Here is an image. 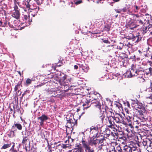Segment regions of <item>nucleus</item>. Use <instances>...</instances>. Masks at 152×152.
<instances>
[{
	"label": "nucleus",
	"mask_w": 152,
	"mask_h": 152,
	"mask_svg": "<svg viewBox=\"0 0 152 152\" xmlns=\"http://www.w3.org/2000/svg\"><path fill=\"white\" fill-rule=\"evenodd\" d=\"M14 132L13 131H11L8 134V136L10 137H13L14 136Z\"/></svg>",
	"instance_id": "nucleus-44"
},
{
	"label": "nucleus",
	"mask_w": 152,
	"mask_h": 152,
	"mask_svg": "<svg viewBox=\"0 0 152 152\" xmlns=\"http://www.w3.org/2000/svg\"><path fill=\"white\" fill-rule=\"evenodd\" d=\"M114 152H123V150L119 145H118L115 147H113Z\"/></svg>",
	"instance_id": "nucleus-23"
},
{
	"label": "nucleus",
	"mask_w": 152,
	"mask_h": 152,
	"mask_svg": "<svg viewBox=\"0 0 152 152\" xmlns=\"http://www.w3.org/2000/svg\"><path fill=\"white\" fill-rule=\"evenodd\" d=\"M108 121L109 123V125L107 126L111 129L115 128V126H116L115 122L114 121V119L113 116L107 118Z\"/></svg>",
	"instance_id": "nucleus-11"
},
{
	"label": "nucleus",
	"mask_w": 152,
	"mask_h": 152,
	"mask_svg": "<svg viewBox=\"0 0 152 152\" xmlns=\"http://www.w3.org/2000/svg\"><path fill=\"white\" fill-rule=\"evenodd\" d=\"M144 71L143 68L140 67L137 69V76L140 75L139 77H142L143 74L144 75Z\"/></svg>",
	"instance_id": "nucleus-19"
},
{
	"label": "nucleus",
	"mask_w": 152,
	"mask_h": 152,
	"mask_svg": "<svg viewBox=\"0 0 152 152\" xmlns=\"http://www.w3.org/2000/svg\"><path fill=\"white\" fill-rule=\"evenodd\" d=\"M82 142L84 148L85 149L89 147V145H90L89 144V142H87V141H86L85 140H84L83 139Z\"/></svg>",
	"instance_id": "nucleus-22"
},
{
	"label": "nucleus",
	"mask_w": 152,
	"mask_h": 152,
	"mask_svg": "<svg viewBox=\"0 0 152 152\" xmlns=\"http://www.w3.org/2000/svg\"><path fill=\"white\" fill-rule=\"evenodd\" d=\"M86 35L88 36H90L91 38H94V36H95V33L94 32H91L90 31L86 33Z\"/></svg>",
	"instance_id": "nucleus-37"
},
{
	"label": "nucleus",
	"mask_w": 152,
	"mask_h": 152,
	"mask_svg": "<svg viewBox=\"0 0 152 152\" xmlns=\"http://www.w3.org/2000/svg\"><path fill=\"white\" fill-rule=\"evenodd\" d=\"M144 75L146 76H151L152 75V68L150 67L148 69L144 70Z\"/></svg>",
	"instance_id": "nucleus-17"
},
{
	"label": "nucleus",
	"mask_w": 152,
	"mask_h": 152,
	"mask_svg": "<svg viewBox=\"0 0 152 152\" xmlns=\"http://www.w3.org/2000/svg\"><path fill=\"white\" fill-rule=\"evenodd\" d=\"M131 71H128L126 72V74L127 77H132V74L130 73Z\"/></svg>",
	"instance_id": "nucleus-48"
},
{
	"label": "nucleus",
	"mask_w": 152,
	"mask_h": 152,
	"mask_svg": "<svg viewBox=\"0 0 152 152\" xmlns=\"http://www.w3.org/2000/svg\"><path fill=\"white\" fill-rule=\"evenodd\" d=\"M91 102V100H88L86 99L85 101V103H84L83 104V109L84 110L85 109H87L88 107H89L92 104H93L94 102H93L91 103L90 105L89 104V103Z\"/></svg>",
	"instance_id": "nucleus-15"
},
{
	"label": "nucleus",
	"mask_w": 152,
	"mask_h": 152,
	"mask_svg": "<svg viewBox=\"0 0 152 152\" xmlns=\"http://www.w3.org/2000/svg\"><path fill=\"white\" fill-rule=\"evenodd\" d=\"M145 26L146 27H147V28L148 30H149V29L151 28L152 26V24H151L149 23V20H146V22H145Z\"/></svg>",
	"instance_id": "nucleus-32"
},
{
	"label": "nucleus",
	"mask_w": 152,
	"mask_h": 152,
	"mask_svg": "<svg viewBox=\"0 0 152 152\" xmlns=\"http://www.w3.org/2000/svg\"><path fill=\"white\" fill-rule=\"evenodd\" d=\"M139 104L140 105H139V106H138V103H136V104L134 106V107L135 108L141 109L142 108V107H143L142 104L140 103H139Z\"/></svg>",
	"instance_id": "nucleus-45"
},
{
	"label": "nucleus",
	"mask_w": 152,
	"mask_h": 152,
	"mask_svg": "<svg viewBox=\"0 0 152 152\" xmlns=\"http://www.w3.org/2000/svg\"><path fill=\"white\" fill-rule=\"evenodd\" d=\"M144 130H145V129H144ZM145 130L147 131L148 132V133L150 135L152 136V129H151V131H150L149 130H148L147 129H146Z\"/></svg>",
	"instance_id": "nucleus-60"
},
{
	"label": "nucleus",
	"mask_w": 152,
	"mask_h": 152,
	"mask_svg": "<svg viewBox=\"0 0 152 152\" xmlns=\"http://www.w3.org/2000/svg\"><path fill=\"white\" fill-rule=\"evenodd\" d=\"M111 26L109 25H106L104 27V30L107 32L109 31L110 30Z\"/></svg>",
	"instance_id": "nucleus-35"
},
{
	"label": "nucleus",
	"mask_w": 152,
	"mask_h": 152,
	"mask_svg": "<svg viewBox=\"0 0 152 152\" xmlns=\"http://www.w3.org/2000/svg\"><path fill=\"white\" fill-rule=\"evenodd\" d=\"M73 3L76 5H77L82 3V0H74Z\"/></svg>",
	"instance_id": "nucleus-39"
},
{
	"label": "nucleus",
	"mask_w": 152,
	"mask_h": 152,
	"mask_svg": "<svg viewBox=\"0 0 152 152\" xmlns=\"http://www.w3.org/2000/svg\"><path fill=\"white\" fill-rule=\"evenodd\" d=\"M22 81H19L17 85H16L15 88H14V90L15 91H18V92L19 91V90H21V87H22Z\"/></svg>",
	"instance_id": "nucleus-20"
},
{
	"label": "nucleus",
	"mask_w": 152,
	"mask_h": 152,
	"mask_svg": "<svg viewBox=\"0 0 152 152\" xmlns=\"http://www.w3.org/2000/svg\"><path fill=\"white\" fill-rule=\"evenodd\" d=\"M133 20L130 21L128 24V25L129 26L130 29L132 30L134 28H136L139 26V25L135 24L134 21H132Z\"/></svg>",
	"instance_id": "nucleus-13"
},
{
	"label": "nucleus",
	"mask_w": 152,
	"mask_h": 152,
	"mask_svg": "<svg viewBox=\"0 0 152 152\" xmlns=\"http://www.w3.org/2000/svg\"><path fill=\"white\" fill-rule=\"evenodd\" d=\"M128 126L130 128V130L132 131L133 130L134 127L132 124L131 123H129L128 124Z\"/></svg>",
	"instance_id": "nucleus-55"
},
{
	"label": "nucleus",
	"mask_w": 152,
	"mask_h": 152,
	"mask_svg": "<svg viewBox=\"0 0 152 152\" xmlns=\"http://www.w3.org/2000/svg\"><path fill=\"white\" fill-rule=\"evenodd\" d=\"M83 63H85L84 61H80L78 63H77V64L79 65L80 67V64H83Z\"/></svg>",
	"instance_id": "nucleus-61"
},
{
	"label": "nucleus",
	"mask_w": 152,
	"mask_h": 152,
	"mask_svg": "<svg viewBox=\"0 0 152 152\" xmlns=\"http://www.w3.org/2000/svg\"><path fill=\"white\" fill-rule=\"evenodd\" d=\"M105 106L103 104L102 99L99 100V99L96 98V113L99 112Z\"/></svg>",
	"instance_id": "nucleus-5"
},
{
	"label": "nucleus",
	"mask_w": 152,
	"mask_h": 152,
	"mask_svg": "<svg viewBox=\"0 0 152 152\" xmlns=\"http://www.w3.org/2000/svg\"><path fill=\"white\" fill-rule=\"evenodd\" d=\"M115 138H118L119 139H122L124 140H126V138L125 137H123L122 136H120V133H117V132H115Z\"/></svg>",
	"instance_id": "nucleus-30"
},
{
	"label": "nucleus",
	"mask_w": 152,
	"mask_h": 152,
	"mask_svg": "<svg viewBox=\"0 0 152 152\" xmlns=\"http://www.w3.org/2000/svg\"><path fill=\"white\" fill-rule=\"evenodd\" d=\"M124 44L126 46H127L129 48H130L132 46V45L129 42H128V41H127V39H126V42H125V41L124 42Z\"/></svg>",
	"instance_id": "nucleus-40"
},
{
	"label": "nucleus",
	"mask_w": 152,
	"mask_h": 152,
	"mask_svg": "<svg viewBox=\"0 0 152 152\" xmlns=\"http://www.w3.org/2000/svg\"><path fill=\"white\" fill-rule=\"evenodd\" d=\"M123 152H132V147L125 145L124 147Z\"/></svg>",
	"instance_id": "nucleus-21"
},
{
	"label": "nucleus",
	"mask_w": 152,
	"mask_h": 152,
	"mask_svg": "<svg viewBox=\"0 0 152 152\" xmlns=\"http://www.w3.org/2000/svg\"><path fill=\"white\" fill-rule=\"evenodd\" d=\"M23 140L22 142V143L23 144H25L26 143V142L27 141V140H28V137H24V136H23Z\"/></svg>",
	"instance_id": "nucleus-43"
},
{
	"label": "nucleus",
	"mask_w": 152,
	"mask_h": 152,
	"mask_svg": "<svg viewBox=\"0 0 152 152\" xmlns=\"http://www.w3.org/2000/svg\"><path fill=\"white\" fill-rule=\"evenodd\" d=\"M115 11L118 13H121L122 12H128L129 14L132 13V12L130 10L128 6L124 7L123 8L114 9Z\"/></svg>",
	"instance_id": "nucleus-8"
},
{
	"label": "nucleus",
	"mask_w": 152,
	"mask_h": 152,
	"mask_svg": "<svg viewBox=\"0 0 152 152\" xmlns=\"http://www.w3.org/2000/svg\"><path fill=\"white\" fill-rule=\"evenodd\" d=\"M102 42L105 43L110 44V42L107 39H102Z\"/></svg>",
	"instance_id": "nucleus-53"
},
{
	"label": "nucleus",
	"mask_w": 152,
	"mask_h": 152,
	"mask_svg": "<svg viewBox=\"0 0 152 152\" xmlns=\"http://www.w3.org/2000/svg\"><path fill=\"white\" fill-rule=\"evenodd\" d=\"M104 140V137H99L96 138V149L98 150L102 151L103 146V142Z\"/></svg>",
	"instance_id": "nucleus-4"
},
{
	"label": "nucleus",
	"mask_w": 152,
	"mask_h": 152,
	"mask_svg": "<svg viewBox=\"0 0 152 152\" xmlns=\"http://www.w3.org/2000/svg\"><path fill=\"white\" fill-rule=\"evenodd\" d=\"M22 134L23 136H25L24 137H28L30 134V132L27 130L26 128L25 132H22Z\"/></svg>",
	"instance_id": "nucleus-28"
},
{
	"label": "nucleus",
	"mask_w": 152,
	"mask_h": 152,
	"mask_svg": "<svg viewBox=\"0 0 152 152\" xmlns=\"http://www.w3.org/2000/svg\"><path fill=\"white\" fill-rule=\"evenodd\" d=\"M14 11L19 10H18V6L16 5H15L14 6Z\"/></svg>",
	"instance_id": "nucleus-58"
},
{
	"label": "nucleus",
	"mask_w": 152,
	"mask_h": 152,
	"mask_svg": "<svg viewBox=\"0 0 152 152\" xmlns=\"http://www.w3.org/2000/svg\"><path fill=\"white\" fill-rule=\"evenodd\" d=\"M101 126L100 125H98L96 126V138L104 137L103 133H101Z\"/></svg>",
	"instance_id": "nucleus-9"
},
{
	"label": "nucleus",
	"mask_w": 152,
	"mask_h": 152,
	"mask_svg": "<svg viewBox=\"0 0 152 152\" xmlns=\"http://www.w3.org/2000/svg\"><path fill=\"white\" fill-rule=\"evenodd\" d=\"M8 25L10 27L12 28H15L16 26H19L18 22L17 20L12 18H10V19Z\"/></svg>",
	"instance_id": "nucleus-10"
},
{
	"label": "nucleus",
	"mask_w": 152,
	"mask_h": 152,
	"mask_svg": "<svg viewBox=\"0 0 152 152\" xmlns=\"http://www.w3.org/2000/svg\"><path fill=\"white\" fill-rule=\"evenodd\" d=\"M114 121L117 123H122L124 122V117L120 113H116L113 116Z\"/></svg>",
	"instance_id": "nucleus-7"
},
{
	"label": "nucleus",
	"mask_w": 152,
	"mask_h": 152,
	"mask_svg": "<svg viewBox=\"0 0 152 152\" xmlns=\"http://www.w3.org/2000/svg\"><path fill=\"white\" fill-rule=\"evenodd\" d=\"M139 122V121L137 120H136V121H134V122L135 123H136V124H137V125H136L135 126V128H138V125L139 124V123L138 122Z\"/></svg>",
	"instance_id": "nucleus-57"
},
{
	"label": "nucleus",
	"mask_w": 152,
	"mask_h": 152,
	"mask_svg": "<svg viewBox=\"0 0 152 152\" xmlns=\"http://www.w3.org/2000/svg\"><path fill=\"white\" fill-rule=\"evenodd\" d=\"M39 9V6L36 7L35 9L31 11V12H34V14L33 15V16L34 17L35 15H37V13Z\"/></svg>",
	"instance_id": "nucleus-36"
},
{
	"label": "nucleus",
	"mask_w": 152,
	"mask_h": 152,
	"mask_svg": "<svg viewBox=\"0 0 152 152\" xmlns=\"http://www.w3.org/2000/svg\"><path fill=\"white\" fill-rule=\"evenodd\" d=\"M12 16V17L16 19H19L20 18V14L19 10L14 11L13 12Z\"/></svg>",
	"instance_id": "nucleus-16"
},
{
	"label": "nucleus",
	"mask_w": 152,
	"mask_h": 152,
	"mask_svg": "<svg viewBox=\"0 0 152 152\" xmlns=\"http://www.w3.org/2000/svg\"><path fill=\"white\" fill-rule=\"evenodd\" d=\"M90 129L91 130L90 132L91 133L90 135V139L88 140L89 144L91 145H95V140H94L95 137L94 136V134H93V132H92L93 130H95V127H93V126H92L90 128Z\"/></svg>",
	"instance_id": "nucleus-6"
},
{
	"label": "nucleus",
	"mask_w": 152,
	"mask_h": 152,
	"mask_svg": "<svg viewBox=\"0 0 152 152\" xmlns=\"http://www.w3.org/2000/svg\"><path fill=\"white\" fill-rule=\"evenodd\" d=\"M47 142H48V149L49 150H51V148H52L51 146L49 144V143H48V140H47Z\"/></svg>",
	"instance_id": "nucleus-62"
},
{
	"label": "nucleus",
	"mask_w": 152,
	"mask_h": 152,
	"mask_svg": "<svg viewBox=\"0 0 152 152\" xmlns=\"http://www.w3.org/2000/svg\"><path fill=\"white\" fill-rule=\"evenodd\" d=\"M129 39H133V41H135V42H138L141 40V36L139 34L136 36H134L133 34H132V37L130 38H128Z\"/></svg>",
	"instance_id": "nucleus-14"
},
{
	"label": "nucleus",
	"mask_w": 152,
	"mask_h": 152,
	"mask_svg": "<svg viewBox=\"0 0 152 152\" xmlns=\"http://www.w3.org/2000/svg\"><path fill=\"white\" fill-rule=\"evenodd\" d=\"M11 144H4L1 148V149H5L11 146Z\"/></svg>",
	"instance_id": "nucleus-41"
},
{
	"label": "nucleus",
	"mask_w": 152,
	"mask_h": 152,
	"mask_svg": "<svg viewBox=\"0 0 152 152\" xmlns=\"http://www.w3.org/2000/svg\"><path fill=\"white\" fill-rule=\"evenodd\" d=\"M149 140L148 139H145L143 140L142 142V143L144 146H146L148 147V143H149Z\"/></svg>",
	"instance_id": "nucleus-29"
},
{
	"label": "nucleus",
	"mask_w": 152,
	"mask_h": 152,
	"mask_svg": "<svg viewBox=\"0 0 152 152\" xmlns=\"http://www.w3.org/2000/svg\"><path fill=\"white\" fill-rule=\"evenodd\" d=\"M36 7H37L35 4H34L32 5H31L30 9L31 10H32L35 9Z\"/></svg>",
	"instance_id": "nucleus-52"
},
{
	"label": "nucleus",
	"mask_w": 152,
	"mask_h": 152,
	"mask_svg": "<svg viewBox=\"0 0 152 152\" xmlns=\"http://www.w3.org/2000/svg\"><path fill=\"white\" fill-rule=\"evenodd\" d=\"M143 26V27L140 28V31L142 34H143V35H144L147 32V31L148 30L147 28V27H146L145 26Z\"/></svg>",
	"instance_id": "nucleus-26"
},
{
	"label": "nucleus",
	"mask_w": 152,
	"mask_h": 152,
	"mask_svg": "<svg viewBox=\"0 0 152 152\" xmlns=\"http://www.w3.org/2000/svg\"><path fill=\"white\" fill-rule=\"evenodd\" d=\"M13 108L14 109H15L16 110V111L18 112L19 110V107L18 104L15 105L13 106Z\"/></svg>",
	"instance_id": "nucleus-51"
},
{
	"label": "nucleus",
	"mask_w": 152,
	"mask_h": 152,
	"mask_svg": "<svg viewBox=\"0 0 152 152\" xmlns=\"http://www.w3.org/2000/svg\"><path fill=\"white\" fill-rule=\"evenodd\" d=\"M124 46V44L120 43H119V45L117 46V48L120 50H121L123 48Z\"/></svg>",
	"instance_id": "nucleus-50"
},
{
	"label": "nucleus",
	"mask_w": 152,
	"mask_h": 152,
	"mask_svg": "<svg viewBox=\"0 0 152 152\" xmlns=\"http://www.w3.org/2000/svg\"><path fill=\"white\" fill-rule=\"evenodd\" d=\"M86 151L87 150L88 152H94V150L91 149L89 147L88 148L85 149Z\"/></svg>",
	"instance_id": "nucleus-54"
},
{
	"label": "nucleus",
	"mask_w": 152,
	"mask_h": 152,
	"mask_svg": "<svg viewBox=\"0 0 152 152\" xmlns=\"http://www.w3.org/2000/svg\"><path fill=\"white\" fill-rule=\"evenodd\" d=\"M146 109L148 110L149 112L151 113L152 112V103L151 102L148 103L146 105Z\"/></svg>",
	"instance_id": "nucleus-27"
},
{
	"label": "nucleus",
	"mask_w": 152,
	"mask_h": 152,
	"mask_svg": "<svg viewBox=\"0 0 152 152\" xmlns=\"http://www.w3.org/2000/svg\"><path fill=\"white\" fill-rule=\"evenodd\" d=\"M133 12L134 13H137L138 12V10L140 9V7L137 6L136 5H135L134 6Z\"/></svg>",
	"instance_id": "nucleus-33"
},
{
	"label": "nucleus",
	"mask_w": 152,
	"mask_h": 152,
	"mask_svg": "<svg viewBox=\"0 0 152 152\" xmlns=\"http://www.w3.org/2000/svg\"><path fill=\"white\" fill-rule=\"evenodd\" d=\"M114 133H115V132H111V133L110 134V136H111L113 137L114 138H115ZM113 139H114L113 138Z\"/></svg>",
	"instance_id": "nucleus-59"
},
{
	"label": "nucleus",
	"mask_w": 152,
	"mask_h": 152,
	"mask_svg": "<svg viewBox=\"0 0 152 152\" xmlns=\"http://www.w3.org/2000/svg\"><path fill=\"white\" fill-rule=\"evenodd\" d=\"M149 147L152 149V142L149 141V143H148Z\"/></svg>",
	"instance_id": "nucleus-64"
},
{
	"label": "nucleus",
	"mask_w": 152,
	"mask_h": 152,
	"mask_svg": "<svg viewBox=\"0 0 152 152\" xmlns=\"http://www.w3.org/2000/svg\"><path fill=\"white\" fill-rule=\"evenodd\" d=\"M130 73L132 74V77L133 76H137V69H134V67H132L131 69Z\"/></svg>",
	"instance_id": "nucleus-25"
},
{
	"label": "nucleus",
	"mask_w": 152,
	"mask_h": 152,
	"mask_svg": "<svg viewBox=\"0 0 152 152\" xmlns=\"http://www.w3.org/2000/svg\"><path fill=\"white\" fill-rule=\"evenodd\" d=\"M31 82L32 80L31 79L28 78L26 80V83L28 84H30L31 83Z\"/></svg>",
	"instance_id": "nucleus-56"
},
{
	"label": "nucleus",
	"mask_w": 152,
	"mask_h": 152,
	"mask_svg": "<svg viewBox=\"0 0 152 152\" xmlns=\"http://www.w3.org/2000/svg\"><path fill=\"white\" fill-rule=\"evenodd\" d=\"M115 75L116 77H118L117 78L118 80H120L121 79H122V77H121V75L117 73L115 74Z\"/></svg>",
	"instance_id": "nucleus-49"
},
{
	"label": "nucleus",
	"mask_w": 152,
	"mask_h": 152,
	"mask_svg": "<svg viewBox=\"0 0 152 152\" xmlns=\"http://www.w3.org/2000/svg\"><path fill=\"white\" fill-rule=\"evenodd\" d=\"M80 67L82 68L84 72H87L89 69L88 65L86 63H83V64H80Z\"/></svg>",
	"instance_id": "nucleus-18"
},
{
	"label": "nucleus",
	"mask_w": 152,
	"mask_h": 152,
	"mask_svg": "<svg viewBox=\"0 0 152 152\" xmlns=\"http://www.w3.org/2000/svg\"><path fill=\"white\" fill-rule=\"evenodd\" d=\"M96 99H99V100H101V99H102V97L101 96L100 94L96 92Z\"/></svg>",
	"instance_id": "nucleus-46"
},
{
	"label": "nucleus",
	"mask_w": 152,
	"mask_h": 152,
	"mask_svg": "<svg viewBox=\"0 0 152 152\" xmlns=\"http://www.w3.org/2000/svg\"><path fill=\"white\" fill-rule=\"evenodd\" d=\"M110 130L109 129H105L106 136V137H109L110 136V134L111 133Z\"/></svg>",
	"instance_id": "nucleus-38"
},
{
	"label": "nucleus",
	"mask_w": 152,
	"mask_h": 152,
	"mask_svg": "<svg viewBox=\"0 0 152 152\" xmlns=\"http://www.w3.org/2000/svg\"><path fill=\"white\" fill-rule=\"evenodd\" d=\"M23 4L25 5L27 8H29L30 7L31 5L28 2H23Z\"/></svg>",
	"instance_id": "nucleus-47"
},
{
	"label": "nucleus",
	"mask_w": 152,
	"mask_h": 152,
	"mask_svg": "<svg viewBox=\"0 0 152 152\" xmlns=\"http://www.w3.org/2000/svg\"><path fill=\"white\" fill-rule=\"evenodd\" d=\"M49 119V117L45 114H42L41 116L37 117V119L40 121H39V122L40 124V125L41 126L44 125V122Z\"/></svg>",
	"instance_id": "nucleus-12"
},
{
	"label": "nucleus",
	"mask_w": 152,
	"mask_h": 152,
	"mask_svg": "<svg viewBox=\"0 0 152 152\" xmlns=\"http://www.w3.org/2000/svg\"><path fill=\"white\" fill-rule=\"evenodd\" d=\"M129 14L133 15V20L134 21L136 24L140 25H143V26H145L146 23H144L141 20V18H142L140 15H139L138 14L130 13Z\"/></svg>",
	"instance_id": "nucleus-3"
},
{
	"label": "nucleus",
	"mask_w": 152,
	"mask_h": 152,
	"mask_svg": "<svg viewBox=\"0 0 152 152\" xmlns=\"http://www.w3.org/2000/svg\"><path fill=\"white\" fill-rule=\"evenodd\" d=\"M68 116H67V117H66V118L67 119V124H70V126L71 127V128L72 127V124H73V120L72 119V118L68 119L69 118H68Z\"/></svg>",
	"instance_id": "nucleus-31"
},
{
	"label": "nucleus",
	"mask_w": 152,
	"mask_h": 152,
	"mask_svg": "<svg viewBox=\"0 0 152 152\" xmlns=\"http://www.w3.org/2000/svg\"><path fill=\"white\" fill-rule=\"evenodd\" d=\"M77 147L78 148H75L73 152H82L83 150L82 148L80 147H79L78 145Z\"/></svg>",
	"instance_id": "nucleus-34"
},
{
	"label": "nucleus",
	"mask_w": 152,
	"mask_h": 152,
	"mask_svg": "<svg viewBox=\"0 0 152 152\" xmlns=\"http://www.w3.org/2000/svg\"><path fill=\"white\" fill-rule=\"evenodd\" d=\"M105 112L106 113V117L107 118L113 116V115H114V113L110 110L108 107L107 106H105L99 112L96 113L97 117L100 118L102 121H103L105 117V115L104 114Z\"/></svg>",
	"instance_id": "nucleus-2"
},
{
	"label": "nucleus",
	"mask_w": 152,
	"mask_h": 152,
	"mask_svg": "<svg viewBox=\"0 0 152 152\" xmlns=\"http://www.w3.org/2000/svg\"><path fill=\"white\" fill-rule=\"evenodd\" d=\"M125 106H126L128 107H130V104L129 102H127L125 103Z\"/></svg>",
	"instance_id": "nucleus-63"
},
{
	"label": "nucleus",
	"mask_w": 152,
	"mask_h": 152,
	"mask_svg": "<svg viewBox=\"0 0 152 152\" xmlns=\"http://www.w3.org/2000/svg\"><path fill=\"white\" fill-rule=\"evenodd\" d=\"M59 79V82L62 88H64V92L71 90L73 86L69 85V83L71 82L72 78L67 75L61 72H59L57 74Z\"/></svg>",
	"instance_id": "nucleus-1"
},
{
	"label": "nucleus",
	"mask_w": 152,
	"mask_h": 152,
	"mask_svg": "<svg viewBox=\"0 0 152 152\" xmlns=\"http://www.w3.org/2000/svg\"><path fill=\"white\" fill-rule=\"evenodd\" d=\"M102 23V20H96V26H98L99 27V26H101Z\"/></svg>",
	"instance_id": "nucleus-42"
},
{
	"label": "nucleus",
	"mask_w": 152,
	"mask_h": 152,
	"mask_svg": "<svg viewBox=\"0 0 152 152\" xmlns=\"http://www.w3.org/2000/svg\"><path fill=\"white\" fill-rule=\"evenodd\" d=\"M13 128H17L19 130H20L22 129V126L20 124L14 123V125L12 126Z\"/></svg>",
	"instance_id": "nucleus-24"
}]
</instances>
